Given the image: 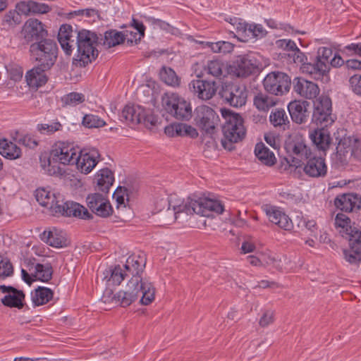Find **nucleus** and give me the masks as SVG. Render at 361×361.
<instances>
[{"instance_id":"obj_36","label":"nucleus","mask_w":361,"mask_h":361,"mask_svg":"<svg viewBox=\"0 0 361 361\" xmlns=\"http://www.w3.org/2000/svg\"><path fill=\"white\" fill-rule=\"evenodd\" d=\"M137 287V286L130 287L128 283L127 290L118 291L114 295V299L122 307L129 306L138 298Z\"/></svg>"},{"instance_id":"obj_40","label":"nucleus","mask_w":361,"mask_h":361,"mask_svg":"<svg viewBox=\"0 0 361 361\" xmlns=\"http://www.w3.org/2000/svg\"><path fill=\"white\" fill-rule=\"evenodd\" d=\"M126 39L125 35L116 30H110L104 32L103 45L111 48L122 44Z\"/></svg>"},{"instance_id":"obj_5","label":"nucleus","mask_w":361,"mask_h":361,"mask_svg":"<svg viewBox=\"0 0 361 361\" xmlns=\"http://www.w3.org/2000/svg\"><path fill=\"white\" fill-rule=\"evenodd\" d=\"M162 106L173 117L180 120H188L192 116V109L189 102L178 94L166 92L162 96Z\"/></svg>"},{"instance_id":"obj_9","label":"nucleus","mask_w":361,"mask_h":361,"mask_svg":"<svg viewBox=\"0 0 361 361\" xmlns=\"http://www.w3.org/2000/svg\"><path fill=\"white\" fill-rule=\"evenodd\" d=\"M265 90L274 95H282L288 92L290 87V77L282 72H271L263 80Z\"/></svg>"},{"instance_id":"obj_27","label":"nucleus","mask_w":361,"mask_h":361,"mask_svg":"<svg viewBox=\"0 0 361 361\" xmlns=\"http://www.w3.org/2000/svg\"><path fill=\"white\" fill-rule=\"evenodd\" d=\"M326 127L314 129L310 132L309 137L319 150L326 151L331 142V138Z\"/></svg>"},{"instance_id":"obj_49","label":"nucleus","mask_w":361,"mask_h":361,"mask_svg":"<svg viewBox=\"0 0 361 361\" xmlns=\"http://www.w3.org/2000/svg\"><path fill=\"white\" fill-rule=\"evenodd\" d=\"M82 124L87 128H92L102 127L106 123L97 115L86 114L83 117Z\"/></svg>"},{"instance_id":"obj_64","label":"nucleus","mask_w":361,"mask_h":361,"mask_svg":"<svg viewBox=\"0 0 361 361\" xmlns=\"http://www.w3.org/2000/svg\"><path fill=\"white\" fill-rule=\"evenodd\" d=\"M345 50L361 57V43H353L345 47Z\"/></svg>"},{"instance_id":"obj_48","label":"nucleus","mask_w":361,"mask_h":361,"mask_svg":"<svg viewBox=\"0 0 361 361\" xmlns=\"http://www.w3.org/2000/svg\"><path fill=\"white\" fill-rule=\"evenodd\" d=\"M85 101V96L82 93L71 92L64 95L61 98L63 106H75L82 103Z\"/></svg>"},{"instance_id":"obj_10","label":"nucleus","mask_w":361,"mask_h":361,"mask_svg":"<svg viewBox=\"0 0 361 361\" xmlns=\"http://www.w3.org/2000/svg\"><path fill=\"white\" fill-rule=\"evenodd\" d=\"M196 125L205 133L213 134L219 121V116L215 111L206 105L199 106L195 111Z\"/></svg>"},{"instance_id":"obj_11","label":"nucleus","mask_w":361,"mask_h":361,"mask_svg":"<svg viewBox=\"0 0 361 361\" xmlns=\"http://www.w3.org/2000/svg\"><path fill=\"white\" fill-rule=\"evenodd\" d=\"M146 264L145 256L140 255H133L128 257L123 269L128 274V276H131L128 281V286L133 287L137 286L140 281L144 280L141 275L144 271Z\"/></svg>"},{"instance_id":"obj_21","label":"nucleus","mask_w":361,"mask_h":361,"mask_svg":"<svg viewBox=\"0 0 361 361\" xmlns=\"http://www.w3.org/2000/svg\"><path fill=\"white\" fill-rule=\"evenodd\" d=\"M293 90L297 94L308 99L315 98L319 93L317 85L302 78L293 80Z\"/></svg>"},{"instance_id":"obj_8","label":"nucleus","mask_w":361,"mask_h":361,"mask_svg":"<svg viewBox=\"0 0 361 361\" xmlns=\"http://www.w3.org/2000/svg\"><path fill=\"white\" fill-rule=\"evenodd\" d=\"M312 121L317 126L328 127L334 122L332 116L331 100L327 96H321L314 102Z\"/></svg>"},{"instance_id":"obj_63","label":"nucleus","mask_w":361,"mask_h":361,"mask_svg":"<svg viewBox=\"0 0 361 361\" xmlns=\"http://www.w3.org/2000/svg\"><path fill=\"white\" fill-rule=\"evenodd\" d=\"M329 62H326L324 60H322L321 59H318L314 66H313L312 68L320 73L324 74L325 72L328 70V63Z\"/></svg>"},{"instance_id":"obj_59","label":"nucleus","mask_w":361,"mask_h":361,"mask_svg":"<svg viewBox=\"0 0 361 361\" xmlns=\"http://www.w3.org/2000/svg\"><path fill=\"white\" fill-rule=\"evenodd\" d=\"M350 86L357 94L361 95V75L355 74L350 78Z\"/></svg>"},{"instance_id":"obj_15","label":"nucleus","mask_w":361,"mask_h":361,"mask_svg":"<svg viewBox=\"0 0 361 361\" xmlns=\"http://www.w3.org/2000/svg\"><path fill=\"white\" fill-rule=\"evenodd\" d=\"M22 34L27 42H37L47 36V31L41 21L35 18H30L25 23Z\"/></svg>"},{"instance_id":"obj_7","label":"nucleus","mask_w":361,"mask_h":361,"mask_svg":"<svg viewBox=\"0 0 361 361\" xmlns=\"http://www.w3.org/2000/svg\"><path fill=\"white\" fill-rule=\"evenodd\" d=\"M226 104L233 107H241L246 103L245 87L233 82H225L219 92Z\"/></svg>"},{"instance_id":"obj_57","label":"nucleus","mask_w":361,"mask_h":361,"mask_svg":"<svg viewBox=\"0 0 361 361\" xmlns=\"http://www.w3.org/2000/svg\"><path fill=\"white\" fill-rule=\"evenodd\" d=\"M274 321V312L270 310L264 311L260 317L259 324L262 327H267Z\"/></svg>"},{"instance_id":"obj_18","label":"nucleus","mask_w":361,"mask_h":361,"mask_svg":"<svg viewBox=\"0 0 361 361\" xmlns=\"http://www.w3.org/2000/svg\"><path fill=\"white\" fill-rule=\"evenodd\" d=\"M290 147H291L293 153L296 156V157L291 159V164L290 161L286 159L290 169H292L293 167H295V169H296L300 166V163L302 160H306L312 156L311 149L301 138L293 140V143L290 145Z\"/></svg>"},{"instance_id":"obj_31","label":"nucleus","mask_w":361,"mask_h":361,"mask_svg":"<svg viewBox=\"0 0 361 361\" xmlns=\"http://www.w3.org/2000/svg\"><path fill=\"white\" fill-rule=\"evenodd\" d=\"M75 160L74 164H76L77 169L85 174L90 173L97 164L94 154L84 152L80 149Z\"/></svg>"},{"instance_id":"obj_62","label":"nucleus","mask_w":361,"mask_h":361,"mask_svg":"<svg viewBox=\"0 0 361 361\" xmlns=\"http://www.w3.org/2000/svg\"><path fill=\"white\" fill-rule=\"evenodd\" d=\"M353 141V157L355 159L361 160V140L352 137Z\"/></svg>"},{"instance_id":"obj_33","label":"nucleus","mask_w":361,"mask_h":361,"mask_svg":"<svg viewBox=\"0 0 361 361\" xmlns=\"http://www.w3.org/2000/svg\"><path fill=\"white\" fill-rule=\"evenodd\" d=\"M137 296L142 294L140 300L141 304L147 305L154 300L155 288L151 282L145 279L138 283L137 287Z\"/></svg>"},{"instance_id":"obj_41","label":"nucleus","mask_w":361,"mask_h":361,"mask_svg":"<svg viewBox=\"0 0 361 361\" xmlns=\"http://www.w3.org/2000/svg\"><path fill=\"white\" fill-rule=\"evenodd\" d=\"M0 154L9 159H16L21 155L20 149L12 142L4 140L0 142Z\"/></svg>"},{"instance_id":"obj_54","label":"nucleus","mask_w":361,"mask_h":361,"mask_svg":"<svg viewBox=\"0 0 361 361\" xmlns=\"http://www.w3.org/2000/svg\"><path fill=\"white\" fill-rule=\"evenodd\" d=\"M183 123H174L167 126L164 129V133L169 137L181 136Z\"/></svg>"},{"instance_id":"obj_35","label":"nucleus","mask_w":361,"mask_h":361,"mask_svg":"<svg viewBox=\"0 0 361 361\" xmlns=\"http://www.w3.org/2000/svg\"><path fill=\"white\" fill-rule=\"evenodd\" d=\"M29 270L32 271V275L37 281L48 282L52 278L53 268L50 263H37Z\"/></svg>"},{"instance_id":"obj_13","label":"nucleus","mask_w":361,"mask_h":361,"mask_svg":"<svg viewBox=\"0 0 361 361\" xmlns=\"http://www.w3.org/2000/svg\"><path fill=\"white\" fill-rule=\"evenodd\" d=\"M54 215L79 217L82 219H91L93 218L92 214L84 206L71 201H67L63 204H56L54 209Z\"/></svg>"},{"instance_id":"obj_46","label":"nucleus","mask_w":361,"mask_h":361,"mask_svg":"<svg viewBox=\"0 0 361 361\" xmlns=\"http://www.w3.org/2000/svg\"><path fill=\"white\" fill-rule=\"evenodd\" d=\"M269 120L273 126L282 128L283 130H285L289 124L288 115L286 111L282 109H276L274 111H272L269 116Z\"/></svg>"},{"instance_id":"obj_50","label":"nucleus","mask_w":361,"mask_h":361,"mask_svg":"<svg viewBox=\"0 0 361 361\" xmlns=\"http://www.w3.org/2000/svg\"><path fill=\"white\" fill-rule=\"evenodd\" d=\"M13 273V267L10 259L0 255V279L11 276Z\"/></svg>"},{"instance_id":"obj_28","label":"nucleus","mask_w":361,"mask_h":361,"mask_svg":"<svg viewBox=\"0 0 361 361\" xmlns=\"http://www.w3.org/2000/svg\"><path fill=\"white\" fill-rule=\"evenodd\" d=\"M256 66L245 56H238L231 67V71L238 78L249 76L255 69Z\"/></svg>"},{"instance_id":"obj_16","label":"nucleus","mask_w":361,"mask_h":361,"mask_svg":"<svg viewBox=\"0 0 361 361\" xmlns=\"http://www.w3.org/2000/svg\"><path fill=\"white\" fill-rule=\"evenodd\" d=\"M353 140L350 137H343L340 140L337 146L336 152L334 154L333 160L337 166L346 165L353 157Z\"/></svg>"},{"instance_id":"obj_42","label":"nucleus","mask_w":361,"mask_h":361,"mask_svg":"<svg viewBox=\"0 0 361 361\" xmlns=\"http://www.w3.org/2000/svg\"><path fill=\"white\" fill-rule=\"evenodd\" d=\"M159 77L167 85L175 87L180 85V78L171 68L163 66L159 71Z\"/></svg>"},{"instance_id":"obj_22","label":"nucleus","mask_w":361,"mask_h":361,"mask_svg":"<svg viewBox=\"0 0 361 361\" xmlns=\"http://www.w3.org/2000/svg\"><path fill=\"white\" fill-rule=\"evenodd\" d=\"M334 204L338 209L345 212L356 211L361 208V197L353 193L343 194L335 199Z\"/></svg>"},{"instance_id":"obj_53","label":"nucleus","mask_w":361,"mask_h":361,"mask_svg":"<svg viewBox=\"0 0 361 361\" xmlns=\"http://www.w3.org/2000/svg\"><path fill=\"white\" fill-rule=\"evenodd\" d=\"M62 125L59 122H53L51 124H39L37 130L44 134L51 135L61 129Z\"/></svg>"},{"instance_id":"obj_58","label":"nucleus","mask_w":361,"mask_h":361,"mask_svg":"<svg viewBox=\"0 0 361 361\" xmlns=\"http://www.w3.org/2000/svg\"><path fill=\"white\" fill-rule=\"evenodd\" d=\"M19 15L21 16L22 15L28 16L31 14V8H30V0L25 1H21L16 4V8Z\"/></svg>"},{"instance_id":"obj_24","label":"nucleus","mask_w":361,"mask_h":361,"mask_svg":"<svg viewBox=\"0 0 361 361\" xmlns=\"http://www.w3.org/2000/svg\"><path fill=\"white\" fill-rule=\"evenodd\" d=\"M145 118V111L140 106H125L120 114V120L129 125H136L142 122Z\"/></svg>"},{"instance_id":"obj_51","label":"nucleus","mask_w":361,"mask_h":361,"mask_svg":"<svg viewBox=\"0 0 361 361\" xmlns=\"http://www.w3.org/2000/svg\"><path fill=\"white\" fill-rule=\"evenodd\" d=\"M345 259L351 264L359 265L361 263V252L358 250H353L350 247L349 250L343 251Z\"/></svg>"},{"instance_id":"obj_47","label":"nucleus","mask_w":361,"mask_h":361,"mask_svg":"<svg viewBox=\"0 0 361 361\" xmlns=\"http://www.w3.org/2000/svg\"><path fill=\"white\" fill-rule=\"evenodd\" d=\"M254 104L259 110L267 111L276 104V99L263 93H259L254 98Z\"/></svg>"},{"instance_id":"obj_61","label":"nucleus","mask_w":361,"mask_h":361,"mask_svg":"<svg viewBox=\"0 0 361 361\" xmlns=\"http://www.w3.org/2000/svg\"><path fill=\"white\" fill-rule=\"evenodd\" d=\"M181 136H189L192 138H195L198 136V133L197 130L191 126L183 123Z\"/></svg>"},{"instance_id":"obj_38","label":"nucleus","mask_w":361,"mask_h":361,"mask_svg":"<svg viewBox=\"0 0 361 361\" xmlns=\"http://www.w3.org/2000/svg\"><path fill=\"white\" fill-rule=\"evenodd\" d=\"M334 227L343 237L346 238L349 237V235L355 229V228L351 226L350 218L342 213H338L336 214L334 219Z\"/></svg>"},{"instance_id":"obj_52","label":"nucleus","mask_w":361,"mask_h":361,"mask_svg":"<svg viewBox=\"0 0 361 361\" xmlns=\"http://www.w3.org/2000/svg\"><path fill=\"white\" fill-rule=\"evenodd\" d=\"M347 238L349 239L350 247L353 250H358L361 252V230L355 229Z\"/></svg>"},{"instance_id":"obj_55","label":"nucleus","mask_w":361,"mask_h":361,"mask_svg":"<svg viewBox=\"0 0 361 361\" xmlns=\"http://www.w3.org/2000/svg\"><path fill=\"white\" fill-rule=\"evenodd\" d=\"M30 8L31 14L47 13L51 10L50 7L47 4L38 3L32 0H30Z\"/></svg>"},{"instance_id":"obj_30","label":"nucleus","mask_w":361,"mask_h":361,"mask_svg":"<svg viewBox=\"0 0 361 361\" xmlns=\"http://www.w3.org/2000/svg\"><path fill=\"white\" fill-rule=\"evenodd\" d=\"M49 69L50 68H42V66L37 64V66L27 71L25 78L29 87L37 88L44 85L47 81V78L44 72Z\"/></svg>"},{"instance_id":"obj_25","label":"nucleus","mask_w":361,"mask_h":361,"mask_svg":"<svg viewBox=\"0 0 361 361\" xmlns=\"http://www.w3.org/2000/svg\"><path fill=\"white\" fill-rule=\"evenodd\" d=\"M304 167V171L312 178L324 177L326 173V166L324 159L321 157L310 156Z\"/></svg>"},{"instance_id":"obj_34","label":"nucleus","mask_w":361,"mask_h":361,"mask_svg":"<svg viewBox=\"0 0 361 361\" xmlns=\"http://www.w3.org/2000/svg\"><path fill=\"white\" fill-rule=\"evenodd\" d=\"M53 296V291L43 286H39L31 292V300L34 307L47 304L52 300Z\"/></svg>"},{"instance_id":"obj_39","label":"nucleus","mask_w":361,"mask_h":361,"mask_svg":"<svg viewBox=\"0 0 361 361\" xmlns=\"http://www.w3.org/2000/svg\"><path fill=\"white\" fill-rule=\"evenodd\" d=\"M255 154L257 159L264 165L271 166L276 161L274 152L263 143H258L256 145Z\"/></svg>"},{"instance_id":"obj_20","label":"nucleus","mask_w":361,"mask_h":361,"mask_svg":"<svg viewBox=\"0 0 361 361\" xmlns=\"http://www.w3.org/2000/svg\"><path fill=\"white\" fill-rule=\"evenodd\" d=\"M277 48L288 52V56L297 64H305L307 57L303 52L297 47L294 41L291 39H282L276 41Z\"/></svg>"},{"instance_id":"obj_44","label":"nucleus","mask_w":361,"mask_h":361,"mask_svg":"<svg viewBox=\"0 0 361 361\" xmlns=\"http://www.w3.org/2000/svg\"><path fill=\"white\" fill-rule=\"evenodd\" d=\"M22 22V17L15 10H9L7 11L1 20V25L4 29L10 30L16 27Z\"/></svg>"},{"instance_id":"obj_26","label":"nucleus","mask_w":361,"mask_h":361,"mask_svg":"<svg viewBox=\"0 0 361 361\" xmlns=\"http://www.w3.org/2000/svg\"><path fill=\"white\" fill-rule=\"evenodd\" d=\"M307 106L309 104L307 102L294 101L289 103L288 109L293 122L300 124L307 121L309 117Z\"/></svg>"},{"instance_id":"obj_2","label":"nucleus","mask_w":361,"mask_h":361,"mask_svg":"<svg viewBox=\"0 0 361 361\" xmlns=\"http://www.w3.org/2000/svg\"><path fill=\"white\" fill-rule=\"evenodd\" d=\"M79 152V147H75L73 144L58 142L52 146L49 159L40 158L41 166L49 175L59 178H66L65 170L59 166L51 165V161L63 165H73L76 155Z\"/></svg>"},{"instance_id":"obj_14","label":"nucleus","mask_w":361,"mask_h":361,"mask_svg":"<svg viewBox=\"0 0 361 361\" xmlns=\"http://www.w3.org/2000/svg\"><path fill=\"white\" fill-rule=\"evenodd\" d=\"M269 221L285 231H291L293 224L290 218L279 207L271 204L262 206Z\"/></svg>"},{"instance_id":"obj_4","label":"nucleus","mask_w":361,"mask_h":361,"mask_svg":"<svg viewBox=\"0 0 361 361\" xmlns=\"http://www.w3.org/2000/svg\"><path fill=\"white\" fill-rule=\"evenodd\" d=\"M32 57L42 68H51L57 58L58 47L56 43L51 39L33 42L30 46Z\"/></svg>"},{"instance_id":"obj_32","label":"nucleus","mask_w":361,"mask_h":361,"mask_svg":"<svg viewBox=\"0 0 361 361\" xmlns=\"http://www.w3.org/2000/svg\"><path fill=\"white\" fill-rule=\"evenodd\" d=\"M35 198L40 205L49 208L53 214L54 207L60 202L59 197L51 194L44 188H39L35 190Z\"/></svg>"},{"instance_id":"obj_12","label":"nucleus","mask_w":361,"mask_h":361,"mask_svg":"<svg viewBox=\"0 0 361 361\" xmlns=\"http://www.w3.org/2000/svg\"><path fill=\"white\" fill-rule=\"evenodd\" d=\"M86 202L91 212L98 216L106 218L113 214V207L106 195L99 192L90 194L86 197Z\"/></svg>"},{"instance_id":"obj_1","label":"nucleus","mask_w":361,"mask_h":361,"mask_svg":"<svg viewBox=\"0 0 361 361\" xmlns=\"http://www.w3.org/2000/svg\"><path fill=\"white\" fill-rule=\"evenodd\" d=\"M58 40L67 55H71L73 48L77 47L73 58V64L76 67H85L98 56L95 47L98 37L93 32L87 30L74 31L71 25H62L58 33Z\"/></svg>"},{"instance_id":"obj_37","label":"nucleus","mask_w":361,"mask_h":361,"mask_svg":"<svg viewBox=\"0 0 361 361\" xmlns=\"http://www.w3.org/2000/svg\"><path fill=\"white\" fill-rule=\"evenodd\" d=\"M237 32L245 34L247 37L262 38L267 35V31L260 24H247L239 22L237 25Z\"/></svg>"},{"instance_id":"obj_6","label":"nucleus","mask_w":361,"mask_h":361,"mask_svg":"<svg viewBox=\"0 0 361 361\" xmlns=\"http://www.w3.org/2000/svg\"><path fill=\"white\" fill-rule=\"evenodd\" d=\"M190 204L191 206L188 207L187 204L171 205V202H169V209H170L171 207H173L175 219H177L178 214L181 212H185L187 214L194 212L197 214L200 212L201 208L217 214H221L224 211V206L221 201L209 197L200 198L199 202L191 201Z\"/></svg>"},{"instance_id":"obj_45","label":"nucleus","mask_w":361,"mask_h":361,"mask_svg":"<svg viewBox=\"0 0 361 361\" xmlns=\"http://www.w3.org/2000/svg\"><path fill=\"white\" fill-rule=\"evenodd\" d=\"M204 71L213 77L219 78L226 73V66L220 60H212L208 61Z\"/></svg>"},{"instance_id":"obj_3","label":"nucleus","mask_w":361,"mask_h":361,"mask_svg":"<svg viewBox=\"0 0 361 361\" xmlns=\"http://www.w3.org/2000/svg\"><path fill=\"white\" fill-rule=\"evenodd\" d=\"M221 112L225 120L222 126L224 138L221 140V144L224 149L231 151L234 149L235 143L244 139L246 129L240 114L227 109H221Z\"/></svg>"},{"instance_id":"obj_56","label":"nucleus","mask_w":361,"mask_h":361,"mask_svg":"<svg viewBox=\"0 0 361 361\" xmlns=\"http://www.w3.org/2000/svg\"><path fill=\"white\" fill-rule=\"evenodd\" d=\"M75 16H85L87 18H90L92 21H95L99 18V12L94 8H85L75 11L73 13Z\"/></svg>"},{"instance_id":"obj_29","label":"nucleus","mask_w":361,"mask_h":361,"mask_svg":"<svg viewBox=\"0 0 361 361\" xmlns=\"http://www.w3.org/2000/svg\"><path fill=\"white\" fill-rule=\"evenodd\" d=\"M103 274L108 287L119 286L124 279L128 276V274L120 265L109 267Z\"/></svg>"},{"instance_id":"obj_19","label":"nucleus","mask_w":361,"mask_h":361,"mask_svg":"<svg viewBox=\"0 0 361 361\" xmlns=\"http://www.w3.org/2000/svg\"><path fill=\"white\" fill-rule=\"evenodd\" d=\"M190 88L192 89L194 94L202 100H209L212 99L217 91L216 82L203 80H192L190 83Z\"/></svg>"},{"instance_id":"obj_60","label":"nucleus","mask_w":361,"mask_h":361,"mask_svg":"<svg viewBox=\"0 0 361 361\" xmlns=\"http://www.w3.org/2000/svg\"><path fill=\"white\" fill-rule=\"evenodd\" d=\"M95 180H114L113 172L108 168H104L99 170L95 177Z\"/></svg>"},{"instance_id":"obj_17","label":"nucleus","mask_w":361,"mask_h":361,"mask_svg":"<svg viewBox=\"0 0 361 361\" xmlns=\"http://www.w3.org/2000/svg\"><path fill=\"white\" fill-rule=\"evenodd\" d=\"M0 291L6 294L1 300L4 306L19 310L24 307L25 294L22 290L10 286L2 285L0 286Z\"/></svg>"},{"instance_id":"obj_23","label":"nucleus","mask_w":361,"mask_h":361,"mask_svg":"<svg viewBox=\"0 0 361 361\" xmlns=\"http://www.w3.org/2000/svg\"><path fill=\"white\" fill-rule=\"evenodd\" d=\"M40 238L49 245L56 248L66 247L68 244L66 233L55 228L49 231H44L40 235Z\"/></svg>"},{"instance_id":"obj_43","label":"nucleus","mask_w":361,"mask_h":361,"mask_svg":"<svg viewBox=\"0 0 361 361\" xmlns=\"http://www.w3.org/2000/svg\"><path fill=\"white\" fill-rule=\"evenodd\" d=\"M133 195V191L132 186H130V185L128 184L126 186L118 185L115 190L113 197L116 199L118 207L121 205L126 207V200L129 201Z\"/></svg>"}]
</instances>
